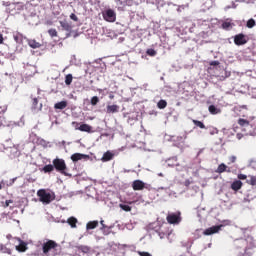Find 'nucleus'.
Segmentation results:
<instances>
[{"mask_svg": "<svg viewBox=\"0 0 256 256\" xmlns=\"http://www.w3.org/2000/svg\"><path fill=\"white\" fill-rule=\"evenodd\" d=\"M52 164L54 165V169L58 172L61 173V175H64L65 177H69V169L67 168V163L62 158H55L52 161Z\"/></svg>", "mask_w": 256, "mask_h": 256, "instance_id": "f257e3e1", "label": "nucleus"}, {"mask_svg": "<svg viewBox=\"0 0 256 256\" xmlns=\"http://www.w3.org/2000/svg\"><path fill=\"white\" fill-rule=\"evenodd\" d=\"M57 247H59V244L55 240H47L42 244V251L44 255L49 256L51 251H57Z\"/></svg>", "mask_w": 256, "mask_h": 256, "instance_id": "f03ea898", "label": "nucleus"}, {"mask_svg": "<svg viewBox=\"0 0 256 256\" xmlns=\"http://www.w3.org/2000/svg\"><path fill=\"white\" fill-rule=\"evenodd\" d=\"M102 17L107 23H115V21H117V13L111 8L104 10L102 12Z\"/></svg>", "mask_w": 256, "mask_h": 256, "instance_id": "7ed1b4c3", "label": "nucleus"}, {"mask_svg": "<svg viewBox=\"0 0 256 256\" xmlns=\"http://www.w3.org/2000/svg\"><path fill=\"white\" fill-rule=\"evenodd\" d=\"M166 221L170 225H179V223H181V213L178 211L175 213L168 214L166 217Z\"/></svg>", "mask_w": 256, "mask_h": 256, "instance_id": "20e7f679", "label": "nucleus"}, {"mask_svg": "<svg viewBox=\"0 0 256 256\" xmlns=\"http://www.w3.org/2000/svg\"><path fill=\"white\" fill-rule=\"evenodd\" d=\"M38 197H40V201L42 203L49 204L51 201H53V198L51 196V193L45 191V190H39L37 192Z\"/></svg>", "mask_w": 256, "mask_h": 256, "instance_id": "39448f33", "label": "nucleus"}, {"mask_svg": "<svg viewBox=\"0 0 256 256\" xmlns=\"http://www.w3.org/2000/svg\"><path fill=\"white\" fill-rule=\"evenodd\" d=\"M248 41H249V38L243 33H240L234 36L235 45H238V46L246 45Z\"/></svg>", "mask_w": 256, "mask_h": 256, "instance_id": "423d86ee", "label": "nucleus"}, {"mask_svg": "<svg viewBox=\"0 0 256 256\" xmlns=\"http://www.w3.org/2000/svg\"><path fill=\"white\" fill-rule=\"evenodd\" d=\"M234 246L236 249H240L241 253H246L247 251V241H245L243 238L235 240Z\"/></svg>", "mask_w": 256, "mask_h": 256, "instance_id": "0eeeda50", "label": "nucleus"}, {"mask_svg": "<svg viewBox=\"0 0 256 256\" xmlns=\"http://www.w3.org/2000/svg\"><path fill=\"white\" fill-rule=\"evenodd\" d=\"M132 189L134 191H143V189H149V186H147L145 182L141 180H134L132 182Z\"/></svg>", "mask_w": 256, "mask_h": 256, "instance_id": "6e6552de", "label": "nucleus"}, {"mask_svg": "<svg viewBox=\"0 0 256 256\" xmlns=\"http://www.w3.org/2000/svg\"><path fill=\"white\" fill-rule=\"evenodd\" d=\"M223 227V225H217V226H212L210 228H207L203 234L204 235H214V233H219V231H221V228Z\"/></svg>", "mask_w": 256, "mask_h": 256, "instance_id": "1a4fd4ad", "label": "nucleus"}, {"mask_svg": "<svg viewBox=\"0 0 256 256\" xmlns=\"http://www.w3.org/2000/svg\"><path fill=\"white\" fill-rule=\"evenodd\" d=\"M83 159H89V155L81 153H74L71 155V160L73 161V163H77V161H81Z\"/></svg>", "mask_w": 256, "mask_h": 256, "instance_id": "9d476101", "label": "nucleus"}, {"mask_svg": "<svg viewBox=\"0 0 256 256\" xmlns=\"http://www.w3.org/2000/svg\"><path fill=\"white\" fill-rule=\"evenodd\" d=\"M243 240L246 241V250L255 247V238H253V236L248 235L246 238H243Z\"/></svg>", "mask_w": 256, "mask_h": 256, "instance_id": "9b49d317", "label": "nucleus"}, {"mask_svg": "<svg viewBox=\"0 0 256 256\" xmlns=\"http://www.w3.org/2000/svg\"><path fill=\"white\" fill-rule=\"evenodd\" d=\"M119 105L113 104L106 107V113H119Z\"/></svg>", "mask_w": 256, "mask_h": 256, "instance_id": "f8f14e48", "label": "nucleus"}, {"mask_svg": "<svg viewBox=\"0 0 256 256\" xmlns=\"http://www.w3.org/2000/svg\"><path fill=\"white\" fill-rule=\"evenodd\" d=\"M243 187V182L241 180H236L231 184L232 191H239Z\"/></svg>", "mask_w": 256, "mask_h": 256, "instance_id": "ddd939ff", "label": "nucleus"}, {"mask_svg": "<svg viewBox=\"0 0 256 256\" xmlns=\"http://www.w3.org/2000/svg\"><path fill=\"white\" fill-rule=\"evenodd\" d=\"M231 173V170L230 169H228L227 170V165H225L224 163H222V164H220L219 166H218V168L216 169V173H219V174H221V173Z\"/></svg>", "mask_w": 256, "mask_h": 256, "instance_id": "4468645a", "label": "nucleus"}, {"mask_svg": "<svg viewBox=\"0 0 256 256\" xmlns=\"http://www.w3.org/2000/svg\"><path fill=\"white\" fill-rule=\"evenodd\" d=\"M208 111L211 115H219V113H221V109L217 108L215 105H210Z\"/></svg>", "mask_w": 256, "mask_h": 256, "instance_id": "2eb2a0df", "label": "nucleus"}, {"mask_svg": "<svg viewBox=\"0 0 256 256\" xmlns=\"http://www.w3.org/2000/svg\"><path fill=\"white\" fill-rule=\"evenodd\" d=\"M42 171H43V173H53V171H55V166H54V164L45 165L42 168Z\"/></svg>", "mask_w": 256, "mask_h": 256, "instance_id": "dca6fc26", "label": "nucleus"}, {"mask_svg": "<svg viewBox=\"0 0 256 256\" xmlns=\"http://www.w3.org/2000/svg\"><path fill=\"white\" fill-rule=\"evenodd\" d=\"M60 25L62 29H64V31L71 32V30L73 29V27L67 21H60Z\"/></svg>", "mask_w": 256, "mask_h": 256, "instance_id": "f3484780", "label": "nucleus"}, {"mask_svg": "<svg viewBox=\"0 0 256 256\" xmlns=\"http://www.w3.org/2000/svg\"><path fill=\"white\" fill-rule=\"evenodd\" d=\"M77 129L84 133H91V126L89 124H81Z\"/></svg>", "mask_w": 256, "mask_h": 256, "instance_id": "a211bd4d", "label": "nucleus"}, {"mask_svg": "<svg viewBox=\"0 0 256 256\" xmlns=\"http://www.w3.org/2000/svg\"><path fill=\"white\" fill-rule=\"evenodd\" d=\"M67 105H68L67 101L57 102V103L54 105V109L63 110V109H66Z\"/></svg>", "mask_w": 256, "mask_h": 256, "instance_id": "6ab92c4d", "label": "nucleus"}, {"mask_svg": "<svg viewBox=\"0 0 256 256\" xmlns=\"http://www.w3.org/2000/svg\"><path fill=\"white\" fill-rule=\"evenodd\" d=\"M99 226V221H90L86 225V229L89 231L91 229H96Z\"/></svg>", "mask_w": 256, "mask_h": 256, "instance_id": "aec40b11", "label": "nucleus"}, {"mask_svg": "<svg viewBox=\"0 0 256 256\" xmlns=\"http://www.w3.org/2000/svg\"><path fill=\"white\" fill-rule=\"evenodd\" d=\"M16 250L20 253H24V251H27V244L23 241L20 242L18 246H16Z\"/></svg>", "mask_w": 256, "mask_h": 256, "instance_id": "412c9836", "label": "nucleus"}, {"mask_svg": "<svg viewBox=\"0 0 256 256\" xmlns=\"http://www.w3.org/2000/svg\"><path fill=\"white\" fill-rule=\"evenodd\" d=\"M28 45L31 49H39V47H41V43L36 42L35 40H29Z\"/></svg>", "mask_w": 256, "mask_h": 256, "instance_id": "4be33fe9", "label": "nucleus"}, {"mask_svg": "<svg viewBox=\"0 0 256 256\" xmlns=\"http://www.w3.org/2000/svg\"><path fill=\"white\" fill-rule=\"evenodd\" d=\"M111 159H113V153H111L110 151H107L103 154L102 161L107 162L111 161Z\"/></svg>", "mask_w": 256, "mask_h": 256, "instance_id": "5701e85b", "label": "nucleus"}, {"mask_svg": "<svg viewBox=\"0 0 256 256\" xmlns=\"http://www.w3.org/2000/svg\"><path fill=\"white\" fill-rule=\"evenodd\" d=\"M67 223L70 225V227H72V229H75V227H77V218L70 217L68 218Z\"/></svg>", "mask_w": 256, "mask_h": 256, "instance_id": "b1692460", "label": "nucleus"}, {"mask_svg": "<svg viewBox=\"0 0 256 256\" xmlns=\"http://www.w3.org/2000/svg\"><path fill=\"white\" fill-rule=\"evenodd\" d=\"M118 9H125L127 7V1L115 0Z\"/></svg>", "mask_w": 256, "mask_h": 256, "instance_id": "393cba45", "label": "nucleus"}, {"mask_svg": "<svg viewBox=\"0 0 256 256\" xmlns=\"http://www.w3.org/2000/svg\"><path fill=\"white\" fill-rule=\"evenodd\" d=\"M238 125H240V127H249V120L240 118L238 119Z\"/></svg>", "mask_w": 256, "mask_h": 256, "instance_id": "a878e982", "label": "nucleus"}, {"mask_svg": "<svg viewBox=\"0 0 256 256\" xmlns=\"http://www.w3.org/2000/svg\"><path fill=\"white\" fill-rule=\"evenodd\" d=\"M158 109H165L167 107V101L166 100H159L157 103Z\"/></svg>", "mask_w": 256, "mask_h": 256, "instance_id": "bb28decb", "label": "nucleus"}, {"mask_svg": "<svg viewBox=\"0 0 256 256\" xmlns=\"http://www.w3.org/2000/svg\"><path fill=\"white\" fill-rule=\"evenodd\" d=\"M231 27H232V24L229 21H225L222 23V29H225L226 31H229Z\"/></svg>", "mask_w": 256, "mask_h": 256, "instance_id": "cd10ccee", "label": "nucleus"}, {"mask_svg": "<svg viewBox=\"0 0 256 256\" xmlns=\"http://www.w3.org/2000/svg\"><path fill=\"white\" fill-rule=\"evenodd\" d=\"M256 25L255 20L253 18L249 19L247 21L246 27H248V29H253V27Z\"/></svg>", "mask_w": 256, "mask_h": 256, "instance_id": "c85d7f7f", "label": "nucleus"}, {"mask_svg": "<svg viewBox=\"0 0 256 256\" xmlns=\"http://www.w3.org/2000/svg\"><path fill=\"white\" fill-rule=\"evenodd\" d=\"M65 83H66V85H71V83H73V75L72 74L66 75Z\"/></svg>", "mask_w": 256, "mask_h": 256, "instance_id": "c756f323", "label": "nucleus"}, {"mask_svg": "<svg viewBox=\"0 0 256 256\" xmlns=\"http://www.w3.org/2000/svg\"><path fill=\"white\" fill-rule=\"evenodd\" d=\"M146 55H149V57H155V55H157V51H155L153 48H150L146 51Z\"/></svg>", "mask_w": 256, "mask_h": 256, "instance_id": "7c9ffc66", "label": "nucleus"}, {"mask_svg": "<svg viewBox=\"0 0 256 256\" xmlns=\"http://www.w3.org/2000/svg\"><path fill=\"white\" fill-rule=\"evenodd\" d=\"M193 123L196 127H199L200 129H205V124L199 120H193Z\"/></svg>", "mask_w": 256, "mask_h": 256, "instance_id": "2f4dec72", "label": "nucleus"}, {"mask_svg": "<svg viewBox=\"0 0 256 256\" xmlns=\"http://www.w3.org/2000/svg\"><path fill=\"white\" fill-rule=\"evenodd\" d=\"M48 35H50V37H57L58 33L57 30L55 28H51L48 30Z\"/></svg>", "mask_w": 256, "mask_h": 256, "instance_id": "473e14b6", "label": "nucleus"}, {"mask_svg": "<svg viewBox=\"0 0 256 256\" xmlns=\"http://www.w3.org/2000/svg\"><path fill=\"white\" fill-rule=\"evenodd\" d=\"M14 41H16V43H23V36H21V34L14 35Z\"/></svg>", "mask_w": 256, "mask_h": 256, "instance_id": "72a5a7b5", "label": "nucleus"}, {"mask_svg": "<svg viewBox=\"0 0 256 256\" xmlns=\"http://www.w3.org/2000/svg\"><path fill=\"white\" fill-rule=\"evenodd\" d=\"M79 251H82V253H89L91 251V248L88 246H80Z\"/></svg>", "mask_w": 256, "mask_h": 256, "instance_id": "f704fd0d", "label": "nucleus"}, {"mask_svg": "<svg viewBox=\"0 0 256 256\" xmlns=\"http://www.w3.org/2000/svg\"><path fill=\"white\" fill-rule=\"evenodd\" d=\"M120 209H122V211H131V206L127 205V204H120Z\"/></svg>", "mask_w": 256, "mask_h": 256, "instance_id": "c9c22d12", "label": "nucleus"}, {"mask_svg": "<svg viewBox=\"0 0 256 256\" xmlns=\"http://www.w3.org/2000/svg\"><path fill=\"white\" fill-rule=\"evenodd\" d=\"M97 103H99V97L94 96L91 98V105L95 106L97 105Z\"/></svg>", "mask_w": 256, "mask_h": 256, "instance_id": "e433bc0d", "label": "nucleus"}, {"mask_svg": "<svg viewBox=\"0 0 256 256\" xmlns=\"http://www.w3.org/2000/svg\"><path fill=\"white\" fill-rule=\"evenodd\" d=\"M249 185H256V177L255 176H250V179L248 180Z\"/></svg>", "mask_w": 256, "mask_h": 256, "instance_id": "4c0bfd02", "label": "nucleus"}, {"mask_svg": "<svg viewBox=\"0 0 256 256\" xmlns=\"http://www.w3.org/2000/svg\"><path fill=\"white\" fill-rule=\"evenodd\" d=\"M228 160H229L228 165H231L237 161V156H230Z\"/></svg>", "mask_w": 256, "mask_h": 256, "instance_id": "58836bf2", "label": "nucleus"}, {"mask_svg": "<svg viewBox=\"0 0 256 256\" xmlns=\"http://www.w3.org/2000/svg\"><path fill=\"white\" fill-rule=\"evenodd\" d=\"M37 105H39V100L37 98H34L32 100V107H33V109H37Z\"/></svg>", "mask_w": 256, "mask_h": 256, "instance_id": "ea45409f", "label": "nucleus"}, {"mask_svg": "<svg viewBox=\"0 0 256 256\" xmlns=\"http://www.w3.org/2000/svg\"><path fill=\"white\" fill-rule=\"evenodd\" d=\"M209 65H210L211 67H217V66L220 65V63H219V61L214 60V61H211V62L209 63Z\"/></svg>", "mask_w": 256, "mask_h": 256, "instance_id": "a19ab883", "label": "nucleus"}, {"mask_svg": "<svg viewBox=\"0 0 256 256\" xmlns=\"http://www.w3.org/2000/svg\"><path fill=\"white\" fill-rule=\"evenodd\" d=\"M11 203H13V200H6L5 203H4V205H3V207H4L5 209H7V207H9V205H11Z\"/></svg>", "mask_w": 256, "mask_h": 256, "instance_id": "79ce46f5", "label": "nucleus"}, {"mask_svg": "<svg viewBox=\"0 0 256 256\" xmlns=\"http://www.w3.org/2000/svg\"><path fill=\"white\" fill-rule=\"evenodd\" d=\"M70 19H72V21H79V18L77 17V15H75V13H72L70 15Z\"/></svg>", "mask_w": 256, "mask_h": 256, "instance_id": "37998d69", "label": "nucleus"}, {"mask_svg": "<svg viewBox=\"0 0 256 256\" xmlns=\"http://www.w3.org/2000/svg\"><path fill=\"white\" fill-rule=\"evenodd\" d=\"M238 179L244 181L245 179H247V175H245V174H238Z\"/></svg>", "mask_w": 256, "mask_h": 256, "instance_id": "c03bdc74", "label": "nucleus"}, {"mask_svg": "<svg viewBox=\"0 0 256 256\" xmlns=\"http://www.w3.org/2000/svg\"><path fill=\"white\" fill-rule=\"evenodd\" d=\"M3 41H4L3 34L0 33V45H3Z\"/></svg>", "mask_w": 256, "mask_h": 256, "instance_id": "a18cd8bd", "label": "nucleus"}, {"mask_svg": "<svg viewBox=\"0 0 256 256\" xmlns=\"http://www.w3.org/2000/svg\"><path fill=\"white\" fill-rule=\"evenodd\" d=\"M183 139H187V135H184V137H178V141H183Z\"/></svg>", "mask_w": 256, "mask_h": 256, "instance_id": "49530a36", "label": "nucleus"}, {"mask_svg": "<svg viewBox=\"0 0 256 256\" xmlns=\"http://www.w3.org/2000/svg\"><path fill=\"white\" fill-rule=\"evenodd\" d=\"M15 181H17V178H13L9 184V186L13 185L15 183Z\"/></svg>", "mask_w": 256, "mask_h": 256, "instance_id": "de8ad7c7", "label": "nucleus"}, {"mask_svg": "<svg viewBox=\"0 0 256 256\" xmlns=\"http://www.w3.org/2000/svg\"><path fill=\"white\" fill-rule=\"evenodd\" d=\"M190 185H191V182H190L189 180H186V181H185V186H186V187H189Z\"/></svg>", "mask_w": 256, "mask_h": 256, "instance_id": "09e8293b", "label": "nucleus"}, {"mask_svg": "<svg viewBox=\"0 0 256 256\" xmlns=\"http://www.w3.org/2000/svg\"><path fill=\"white\" fill-rule=\"evenodd\" d=\"M231 77V72H225V78Z\"/></svg>", "mask_w": 256, "mask_h": 256, "instance_id": "8fccbe9b", "label": "nucleus"}, {"mask_svg": "<svg viewBox=\"0 0 256 256\" xmlns=\"http://www.w3.org/2000/svg\"><path fill=\"white\" fill-rule=\"evenodd\" d=\"M47 25H53V22H47Z\"/></svg>", "mask_w": 256, "mask_h": 256, "instance_id": "3c124183", "label": "nucleus"}, {"mask_svg": "<svg viewBox=\"0 0 256 256\" xmlns=\"http://www.w3.org/2000/svg\"><path fill=\"white\" fill-rule=\"evenodd\" d=\"M3 189V185L0 184V190Z\"/></svg>", "mask_w": 256, "mask_h": 256, "instance_id": "603ef678", "label": "nucleus"}, {"mask_svg": "<svg viewBox=\"0 0 256 256\" xmlns=\"http://www.w3.org/2000/svg\"><path fill=\"white\" fill-rule=\"evenodd\" d=\"M113 97H114L113 95H110V99H113Z\"/></svg>", "mask_w": 256, "mask_h": 256, "instance_id": "864d4df0", "label": "nucleus"}, {"mask_svg": "<svg viewBox=\"0 0 256 256\" xmlns=\"http://www.w3.org/2000/svg\"><path fill=\"white\" fill-rule=\"evenodd\" d=\"M238 139H241V136H239V134L237 135Z\"/></svg>", "mask_w": 256, "mask_h": 256, "instance_id": "5fc2aeb1", "label": "nucleus"}, {"mask_svg": "<svg viewBox=\"0 0 256 256\" xmlns=\"http://www.w3.org/2000/svg\"><path fill=\"white\" fill-rule=\"evenodd\" d=\"M238 139H241V136H239V134L237 135Z\"/></svg>", "mask_w": 256, "mask_h": 256, "instance_id": "6e6d98bb", "label": "nucleus"}, {"mask_svg": "<svg viewBox=\"0 0 256 256\" xmlns=\"http://www.w3.org/2000/svg\"><path fill=\"white\" fill-rule=\"evenodd\" d=\"M101 224L103 225V221H101Z\"/></svg>", "mask_w": 256, "mask_h": 256, "instance_id": "4d7b16f0", "label": "nucleus"}]
</instances>
